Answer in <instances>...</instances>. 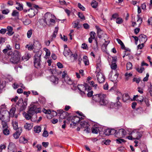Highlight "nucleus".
<instances>
[{
  "instance_id": "obj_1",
  "label": "nucleus",
  "mask_w": 152,
  "mask_h": 152,
  "mask_svg": "<svg viewBox=\"0 0 152 152\" xmlns=\"http://www.w3.org/2000/svg\"><path fill=\"white\" fill-rule=\"evenodd\" d=\"M9 56H11L10 61L12 64H18L20 61L21 53L18 50H15L13 52L10 51L8 53Z\"/></svg>"
},
{
  "instance_id": "obj_2",
  "label": "nucleus",
  "mask_w": 152,
  "mask_h": 152,
  "mask_svg": "<svg viewBox=\"0 0 152 152\" xmlns=\"http://www.w3.org/2000/svg\"><path fill=\"white\" fill-rule=\"evenodd\" d=\"M92 99L101 105H105L108 103V101L106 98V95L104 94H99L94 95L93 96Z\"/></svg>"
},
{
  "instance_id": "obj_3",
  "label": "nucleus",
  "mask_w": 152,
  "mask_h": 152,
  "mask_svg": "<svg viewBox=\"0 0 152 152\" xmlns=\"http://www.w3.org/2000/svg\"><path fill=\"white\" fill-rule=\"evenodd\" d=\"M28 111L31 115H33L35 113H40L41 110L40 108H37V107L36 104H31L29 107V109Z\"/></svg>"
},
{
  "instance_id": "obj_4",
  "label": "nucleus",
  "mask_w": 152,
  "mask_h": 152,
  "mask_svg": "<svg viewBox=\"0 0 152 152\" xmlns=\"http://www.w3.org/2000/svg\"><path fill=\"white\" fill-rule=\"evenodd\" d=\"M41 56V54L39 52H37L34 56V66L35 67L37 68L40 67Z\"/></svg>"
},
{
  "instance_id": "obj_5",
  "label": "nucleus",
  "mask_w": 152,
  "mask_h": 152,
  "mask_svg": "<svg viewBox=\"0 0 152 152\" xmlns=\"http://www.w3.org/2000/svg\"><path fill=\"white\" fill-rule=\"evenodd\" d=\"M131 134L134 139L138 140L141 137L142 133L138 129H135L132 131Z\"/></svg>"
},
{
  "instance_id": "obj_6",
  "label": "nucleus",
  "mask_w": 152,
  "mask_h": 152,
  "mask_svg": "<svg viewBox=\"0 0 152 152\" xmlns=\"http://www.w3.org/2000/svg\"><path fill=\"white\" fill-rule=\"evenodd\" d=\"M89 87L88 84L85 83L84 85H79L77 88L80 91L81 94H86L87 90L88 88Z\"/></svg>"
},
{
  "instance_id": "obj_7",
  "label": "nucleus",
  "mask_w": 152,
  "mask_h": 152,
  "mask_svg": "<svg viewBox=\"0 0 152 152\" xmlns=\"http://www.w3.org/2000/svg\"><path fill=\"white\" fill-rule=\"evenodd\" d=\"M99 70V69L97 68V70L96 71V76L98 82L99 83H102L104 81L105 77L104 75L101 72H98L97 71Z\"/></svg>"
},
{
  "instance_id": "obj_8",
  "label": "nucleus",
  "mask_w": 152,
  "mask_h": 152,
  "mask_svg": "<svg viewBox=\"0 0 152 152\" xmlns=\"http://www.w3.org/2000/svg\"><path fill=\"white\" fill-rule=\"evenodd\" d=\"M50 15V21L49 22V24L48 26H53L55 23L56 18L55 16L54 15H52L50 13L48 12V15Z\"/></svg>"
},
{
  "instance_id": "obj_9",
  "label": "nucleus",
  "mask_w": 152,
  "mask_h": 152,
  "mask_svg": "<svg viewBox=\"0 0 152 152\" xmlns=\"http://www.w3.org/2000/svg\"><path fill=\"white\" fill-rule=\"evenodd\" d=\"M47 13L45 14L42 19L40 20V24L43 27H46L47 25V19L48 18Z\"/></svg>"
},
{
  "instance_id": "obj_10",
  "label": "nucleus",
  "mask_w": 152,
  "mask_h": 152,
  "mask_svg": "<svg viewBox=\"0 0 152 152\" xmlns=\"http://www.w3.org/2000/svg\"><path fill=\"white\" fill-rule=\"evenodd\" d=\"M126 134V132L125 130L123 129H121L118 130L115 134V136L117 137H124Z\"/></svg>"
},
{
  "instance_id": "obj_11",
  "label": "nucleus",
  "mask_w": 152,
  "mask_h": 152,
  "mask_svg": "<svg viewBox=\"0 0 152 152\" xmlns=\"http://www.w3.org/2000/svg\"><path fill=\"white\" fill-rule=\"evenodd\" d=\"M38 11L37 9H34V8L29 9L28 11V15L29 17L32 18L38 12Z\"/></svg>"
},
{
  "instance_id": "obj_12",
  "label": "nucleus",
  "mask_w": 152,
  "mask_h": 152,
  "mask_svg": "<svg viewBox=\"0 0 152 152\" xmlns=\"http://www.w3.org/2000/svg\"><path fill=\"white\" fill-rule=\"evenodd\" d=\"M16 110V109L15 107H12L10 109L9 113L11 117L17 119L18 117V115L16 114L15 115Z\"/></svg>"
},
{
  "instance_id": "obj_13",
  "label": "nucleus",
  "mask_w": 152,
  "mask_h": 152,
  "mask_svg": "<svg viewBox=\"0 0 152 152\" xmlns=\"http://www.w3.org/2000/svg\"><path fill=\"white\" fill-rule=\"evenodd\" d=\"M16 130V131L13 134V136L15 139H18L22 132V130L21 127H19L18 129Z\"/></svg>"
},
{
  "instance_id": "obj_14",
  "label": "nucleus",
  "mask_w": 152,
  "mask_h": 152,
  "mask_svg": "<svg viewBox=\"0 0 152 152\" xmlns=\"http://www.w3.org/2000/svg\"><path fill=\"white\" fill-rule=\"evenodd\" d=\"M118 75V73H116L114 75H113L112 72H111L109 75V79L112 81H114L117 79Z\"/></svg>"
},
{
  "instance_id": "obj_15",
  "label": "nucleus",
  "mask_w": 152,
  "mask_h": 152,
  "mask_svg": "<svg viewBox=\"0 0 152 152\" xmlns=\"http://www.w3.org/2000/svg\"><path fill=\"white\" fill-rule=\"evenodd\" d=\"M18 121L17 119L14 118L13 119L12 121V124L13 126V129L15 130L18 129L19 127H18Z\"/></svg>"
},
{
  "instance_id": "obj_16",
  "label": "nucleus",
  "mask_w": 152,
  "mask_h": 152,
  "mask_svg": "<svg viewBox=\"0 0 152 152\" xmlns=\"http://www.w3.org/2000/svg\"><path fill=\"white\" fill-rule=\"evenodd\" d=\"M57 113L54 111L48 110V119H51L57 115Z\"/></svg>"
},
{
  "instance_id": "obj_17",
  "label": "nucleus",
  "mask_w": 152,
  "mask_h": 152,
  "mask_svg": "<svg viewBox=\"0 0 152 152\" xmlns=\"http://www.w3.org/2000/svg\"><path fill=\"white\" fill-rule=\"evenodd\" d=\"M60 113H61L60 116V118L61 119H63L67 117L68 116L69 114L66 112H63L62 110H60Z\"/></svg>"
},
{
  "instance_id": "obj_18",
  "label": "nucleus",
  "mask_w": 152,
  "mask_h": 152,
  "mask_svg": "<svg viewBox=\"0 0 152 152\" xmlns=\"http://www.w3.org/2000/svg\"><path fill=\"white\" fill-rule=\"evenodd\" d=\"M139 38L140 43L144 44L147 41V39L146 36L144 34H142L140 35Z\"/></svg>"
},
{
  "instance_id": "obj_19",
  "label": "nucleus",
  "mask_w": 152,
  "mask_h": 152,
  "mask_svg": "<svg viewBox=\"0 0 152 152\" xmlns=\"http://www.w3.org/2000/svg\"><path fill=\"white\" fill-rule=\"evenodd\" d=\"M80 120V118L77 116L73 117L71 120L72 123L74 126Z\"/></svg>"
},
{
  "instance_id": "obj_20",
  "label": "nucleus",
  "mask_w": 152,
  "mask_h": 152,
  "mask_svg": "<svg viewBox=\"0 0 152 152\" xmlns=\"http://www.w3.org/2000/svg\"><path fill=\"white\" fill-rule=\"evenodd\" d=\"M50 80L51 82L54 84H57L58 83V79L53 75L50 77Z\"/></svg>"
},
{
  "instance_id": "obj_21",
  "label": "nucleus",
  "mask_w": 152,
  "mask_h": 152,
  "mask_svg": "<svg viewBox=\"0 0 152 152\" xmlns=\"http://www.w3.org/2000/svg\"><path fill=\"white\" fill-rule=\"evenodd\" d=\"M72 53L69 48H66L65 49H64L63 53L65 56H71L72 55Z\"/></svg>"
},
{
  "instance_id": "obj_22",
  "label": "nucleus",
  "mask_w": 152,
  "mask_h": 152,
  "mask_svg": "<svg viewBox=\"0 0 152 152\" xmlns=\"http://www.w3.org/2000/svg\"><path fill=\"white\" fill-rule=\"evenodd\" d=\"M64 80L67 84L70 85H71L73 84V81L68 76V77H66V78Z\"/></svg>"
},
{
  "instance_id": "obj_23",
  "label": "nucleus",
  "mask_w": 152,
  "mask_h": 152,
  "mask_svg": "<svg viewBox=\"0 0 152 152\" xmlns=\"http://www.w3.org/2000/svg\"><path fill=\"white\" fill-rule=\"evenodd\" d=\"M28 140L25 137L21 136L19 139V142L20 143L26 144L28 142Z\"/></svg>"
},
{
  "instance_id": "obj_24",
  "label": "nucleus",
  "mask_w": 152,
  "mask_h": 152,
  "mask_svg": "<svg viewBox=\"0 0 152 152\" xmlns=\"http://www.w3.org/2000/svg\"><path fill=\"white\" fill-rule=\"evenodd\" d=\"M32 123L29 124L26 123L24 125V128L28 130L31 129L33 127V125Z\"/></svg>"
},
{
  "instance_id": "obj_25",
  "label": "nucleus",
  "mask_w": 152,
  "mask_h": 152,
  "mask_svg": "<svg viewBox=\"0 0 152 152\" xmlns=\"http://www.w3.org/2000/svg\"><path fill=\"white\" fill-rule=\"evenodd\" d=\"M7 31L8 32L7 34L9 35H12L14 33L13 32H12V27L11 26H8L7 27Z\"/></svg>"
},
{
  "instance_id": "obj_26",
  "label": "nucleus",
  "mask_w": 152,
  "mask_h": 152,
  "mask_svg": "<svg viewBox=\"0 0 152 152\" xmlns=\"http://www.w3.org/2000/svg\"><path fill=\"white\" fill-rule=\"evenodd\" d=\"M80 125L82 128H86L89 125L87 123L84 121H81L80 123Z\"/></svg>"
},
{
  "instance_id": "obj_27",
  "label": "nucleus",
  "mask_w": 152,
  "mask_h": 152,
  "mask_svg": "<svg viewBox=\"0 0 152 152\" xmlns=\"http://www.w3.org/2000/svg\"><path fill=\"white\" fill-rule=\"evenodd\" d=\"M129 99V96L128 94H124L123 95L122 99L124 102H126Z\"/></svg>"
},
{
  "instance_id": "obj_28",
  "label": "nucleus",
  "mask_w": 152,
  "mask_h": 152,
  "mask_svg": "<svg viewBox=\"0 0 152 152\" xmlns=\"http://www.w3.org/2000/svg\"><path fill=\"white\" fill-rule=\"evenodd\" d=\"M41 129L40 126H36L34 128V130L36 133H39L41 131Z\"/></svg>"
},
{
  "instance_id": "obj_29",
  "label": "nucleus",
  "mask_w": 152,
  "mask_h": 152,
  "mask_svg": "<svg viewBox=\"0 0 152 152\" xmlns=\"http://www.w3.org/2000/svg\"><path fill=\"white\" fill-rule=\"evenodd\" d=\"M6 114H4L3 112L1 113L0 114V119L1 121H7L6 119V118L7 117Z\"/></svg>"
},
{
  "instance_id": "obj_30",
  "label": "nucleus",
  "mask_w": 152,
  "mask_h": 152,
  "mask_svg": "<svg viewBox=\"0 0 152 152\" xmlns=\"http://www.w3.org/2000/svg\"><path fill=\"white\" fill-rule=\"evenodd\" d=\"M8 121H1V124L2 126L3 129L8 128V126L7 123Z\"/></svg>"
},
{
  "instance_id": "obj_31",
  "label": "nucleus",
  "mask_w": 152,
  "mask_h": 152,
  "mask_svg": "<svg viewBox=\"0 0 152 152\" xmlns=\"http://www.w3.org/2000/svg\"><path fill=\"white\" fill-rule=\"evenodd\" d=\"M33 115H31L28 111L27 113L25 114V117L26 120H29L32 118Z\"/></svg>"
},
{
  "instance_id": "obj_32",
  "label": "nucleus",
  "mask_w": 152,
  "mask_h": 152,
  "mask_svg": "<svg viewBox=\"0 0 152 152\" xmlns=\"http://www.w3.org/2000/svg\"><path fill=\"white\" fill-rule=\"evenodd\" d=\"M31 57V55L29 54H25V55L22 57V60H28Z\"/></svg>"
},
{
  "instance_id": "obj_33",
  "label": "nucleus",
  "mask_w": 152,
  "mask_h": 152,
  "mask_svg": "<svg viewBox=\"0 0 152 152\" xmlns=\"http://www.w3.org/2000/svg\"><path fill=\"white\" fill-rule=\"evenodd\" d=\"M90 88L89 87L88 88L87 90L86 93L88 92L87 94V96L88 97H91L92 95L93 94V91H91Z\"/></svg>"
},
{
  "instance_id": "obj_34",
  "label": "nucleus",
  "mask_w": 152,
  "mask_h": 152,
  "mask_svg": "<svg viewBox=\"0 0 152 152\" xmlns=\"http://www.w3.org/2000/svg\"><path fill=\"white\" fill-rule=\"evenodd\" d=\"M72 27L74 28H79V22L77 21H75L72 23Z\"/></svg>"
},
{
  "instance_id": "obj_35",
  "label": "nucleus",
  "mask_w": 152,
  "mask_h": 152,
  "mask_svg": "<svg viewBox=\"0 0 152 152\" xmlns=\"http://www.w3.org/2000/svg\"><path fill=\"white\" fill-rule=\"evenodd\" d=\"M8 128L3 129V132L4 134L5 135H7L9 134L10 131L8 129Z\"/></svg>"
},
{
  "instance_id": "obj_36",
  "label": "nucleus",
  "mask_w": 152,
  "mask_h": 152,
  "mask_svg": "<svg viewBox=\"0 0 152 152\" xmlns=\"http://www.w3.org/2000/svg\"><path fill=\"white\" fill-rule=\"evenodd\" d=\"M42 136L43 137H48V131H47V126H45L44 129V132L42 134Z\"/></svg>"
},
{
  "instance_id": "obj_37",
  "label": "nucleus",
  "mask_w": 152,
  "mask_h": 152,
  "mask_svg": "<svg viewBox=\"0 0 152 152\" xmlns=\"http://www.w3.org/2000/svg\"><path fill=\"white\" fill-rule=\"evenodd\" d=\"M125 79L126 80H128L130 77H131L132 76V74L131 73H126L125 74Z\"/></svg>"
},
{
  "instance_id": "obj_38",
  "label": "nucleus",
  "mask_w": 152,
  "mask_h": 152,
  "mask_svg": "<svg viewBox=\"0 0 152 152\" xmlns=\"http://www.w3.org/2000/svg\"><path fill=\"white\" fill-rule=\"evenodd\" d=\"M116 95H117V100L119 101V99L121 98L122 97H123V95L121 93L120 91H117L116 93Z\"/></svg>"
},
{
  "instance_id": "obj_39",
  "label": "nucleus",
  "mask_w": 152,
  "mask_h": 152,
  "mask_svg": "<svg viewBox=\"0 0 152 152\" xmlns=\"http://www.w3.org/2000/svg\"><path fill=\"white\" fill-rule=\"evenodd\" d=\"M115 103L113 102H110L108 103V107L111 108H115Z\"/></svg>"
},
{
  "instance_id": "obj_40",
  "label": "nucleus",
  "mask_w": 152,
  "mask_h": 152,
  "mask_svg": "<svg viewBox=\"0 0 152 152\" xmlns=\"http://www.w3.org/2000/svg\"><path fill=\"white\" fill-rule=\"evenodd\" d=\"M58 30V27L57 26L55 27V30L54 31L53 33V38H56V35L57 34Z\"/></svg>"
},
{
  "instance_id": "obj_41",
  "label": "nucleus",
  "mask_w": 152,
  "mask_h": 152,
  "mask_svg": "<svg viewBox=\"0 0 152 152\" xmlns=\"http://www.w3.org/2000/svg\"><path fill=\"white\" fill-rule=\"evenodd\" d=\"M16 4L19 6L18 7H16V9H17L20 11L22 10H23V7L22 4L18 2H16Z\"/></svg>"
},
{
  "instance_id": "obj_42",
  "label": "nucleus",
  "mask_w": 152,
  "mask_h": 152,
  "mask_svg": "<svg viewBox=\"0 0 152 152\" xmlns=\"http://www.w3.org/2000/svg\"><path fill=\"white\" fill-rule=\"evenodd\" d=\"M122 105L121 102L117 100V102L115 104V109H117L121 107Z\"/></svg>"
},
{
  "instance_id": "obj_43",
  "label": "nucleus",
  "mask_w": 152,
  "mask_h": 152,
  "mask_svg": "<svg viewBox=\"0 0 152 152\" xmlns=\"http://www.w3.org/2000/svg\"><path fill=\"white\" fill-rule=\"evenodd\" d=\"M132 64L130 62H128L126 64V69L127 70H130L132 69Z\"/></svg>"
},
{
  "instance_id": "obj_44",
  "label": "nucleus",
  "mask_w": 152,
  "mask_h": 152,
  "mask_svg": "<svg viewBox=\"0 0 152 152\" xmlns=\"http://www.w3.org/2000/svg\"><path fill=\"white\" fill-rule=\"evenodd\" d=\"M98 3L96 1H93L91 3V5L94 8H96L97 6Z\"/></svg>"
},
{
  "instance_id": "obj_45",
  "label": "nucleus",
  "mask_w": 152,
  "mask_h": 152,
  "mask_svg": "<svg viewBox=\"0 0 152 152\" xmlns=\"http://www.w3.org/2000/svg\"><path fill=\"white\" fill-rule=\"evenodd\" d=\"M62 79H64V80L65 79L66 77H68L67 72L66 71H64L62 73Z\"/></svg>"
},
{
  "instance_id": "obj_46",
  "label": "nucleus",
  "mask_w": 152,
  "mask_h": 152,
  "mask_svg": "<svg viewBox=\"0 0 152 152\" xmlns=\"http://www.w3.org/2000/svg\"><path fill=\"white\" fill-rule=\"evenodd\" d=\"M117 40L118 43L121 45L122 48L124 49L125 47V46L122 41L118 39H117Z\"/></svg>"
},
{
  "instance_id": "obj_47",
  "label": "nucleus",
  "mask_w": 152,
  "mask_h": 152,
  "mask_svg": "<svg viewBox=\"0 0 152 152\" xmlns=\"http://www.w3.org/2000/svg\"><path fill=\"white\" fill-rule=\"evenodd\" d=\"M12 15L13 16L18 17L19 15V12L16 10H14L13 11Z\"/></svg>"
},
{
  "instance_id": "obj_48",
  "label": "nucleus",
  "mask_w": 152,
  "mask_h": 152,
  "mask_svg": "<svg viewBox=\"0 0 152 152\" xmlns=\"http://www.w3.org/2000/svg\"><path fill=\"white\" fill-rule=\"evenodd\" d=\"M78 17L83 20H85V18L83 14L81 12H79L78 13Z\"/></svg>"
},
{
  "instance_id": "obj_49",
  "label": "nucleus",
  "mask_w": 152,
  "mask_h": 152,
  "mask_svg": "<svg viewBox=\"0 0 152 152\" xmlns=\"http://www.w3.org/2000/svg\"><path fill=\"white\" fill-rule=\"evenodd\" d=\"M99 131V128L98 127H93L92 129V133L95 134H97Z\"/></svg>"
},
{
  "instance_id": "obj_50",
  "label": "nucleus",
  "mask_w": 152,
  "mask_h": 152,
  "mask_svg": "<svg viewBox=\"0 0 152 152\" xmlns=\"http://www.w3.org/2000/svg\"><path fill=\"white\" fill-rule=\"evenodd\" d=\"M123 22V20L122 18L120 17H118L116 20V23L118 24H120L122 23Z\"/></svg>"
},
{
  "instance_id": "obj_51",
  "label": "nucleus",
  "mask_w": 152,
  "mask_h": 152,
  "mask_svg": "<svg viewBox=\"0 0 152 152\" xmlns=\"http://www.w3.org/2000/svg\"><path fill=\"white\" fill-rule=\"evenodd\" d=\"M27 105L26 103H25L24 104V103L23 104L22 106H21L20 108V111H22L24 110L26 107V105Z\"/></svg>"
},
{
  "instance_id": "obj_52",
  "label": "nucleus",
  "mask_w": 152,
  "mask_h": 152,
  "mask_svg": "<svg viewBox=\"0 0 152 152\" xmlns=\"http://www.w3.org/2000/svg\"><path fill=\"white\" fill-rule=\"evenodd\" d=\"M15 145L12 144H10L8 146V149L10 151H12L15 147Z\"/></svg>"
},
{
  "instance_id": "obj_53",
  "label": "nucleus",
  "mask_w": 152,
  "mask_h": 152,
  "mask_svg": "<svg viewBox=\"0 0 152 152\" xmlns=\"http://www.w3.org/2000/svg\"><path fill=\"white\" fill-rule=\"evenodd\" d=\"M83 61L86 65H87L88 64V62L87 59V57L86 56H84L83 57Z\"/></svg>"
},
{
  "instance_id": "obj_54",
  "label": "nucleus",
  "mask_w": 152,
  "mask_h": 152,
  "mask_svg": "<svg viewBox=\"0 0 152 152\" xmlns=\"http://www.w3.org/2000/svg\"><path fill=\"white\" fill-rule=\"evenodd\" d=\"M117 142L118 143H121L122 142H125V140H124L118 138L116 140Z\"/></svg>"
},
{
  "instance_id": "obj_55",
  "label": "nucleus",
  "mask_w": 152,
  "mask_h": 152,
  "mask_svg": "<svg viewBox=\"0 0 152 152\" xmlns=\"http://www.w3.org/2000/svg\"><path fill=\"white\" fill-rule=\"evenodd\" d=\"M96 27L97 30V33L98 35V37L99 38H100L102 37V36L99 34L100 33V32L101 31V29L97 26H96Z\"/></svg>"
},
{
  "instance_id": "obj_56",
  "label": "nucleus",
  "mask_w": 152,
  "mask_h": 152,
  "mask_svg": "<svg viewBox=\"0 0 152 152\" xmlns=\"http://www.w3.org/2000/svg\"><path fill=\"white\" fill-rule=\"evenodd\" d=\"M32 33V30L31 29H30L28 31L27 33V36L28 38H29L31 37V35Z\"/></svg>"
},
{
  "instance_id": "obj_57",
  "label": "nucleus",
  "mask_w": 152,
  "mask_h": 152,
  "mask_svg": "<svg viewBox=\"0 0 152 152\" xmlns=\"http://www.w3.org/2000/svg\"><path fill=\"white\" fill-rule=\"evenodd\" d=\"M144 68L142 66H141L140 68H138L137 69V70L139 73H141L144 71Z\"/></svg>"
},
{
  "instance_id": "obj_58",
  "label": "nucleus",
  "mask_w": 152,
  "mask_h": 152,
  "mask_svg": "<svg viewBox=\"0 0 152 152\" xmlns=\"http://www.w3.org/2000/svg\"><path fill=\"white\" fill-rule=\"evenodd\" d=\"M117 65L116 63H112V64L111 65V68L114 70H115L117 68Z\"/></svg>"
},
{
  "instance_id": "obj_59",
  "label": "nucleus",
  "mask_w": 152,
  "mask_h": 152,
  "mask_svg": "<svg viewBox=\"0 0 152 152\" xmlns=\"http://www.w3.org/2000/svg\"><path fill=\"white\" fill-rule=\"evenodd\" d=\"M78 7L79 8H80V10H82L83 11H84L85 10V8L80 3H78Z\"/></svg>"
},
{
  "instance_id": "obj_60",
  "label": "nucleus",
  "mask_w": 152,
  "mask_h": 152,
  "mask_svg": "<svg viewBox=\"0 0 152 152\" xmlns=\"http://www.w3.org/2000/svg\"><path fill=\"white\" fill-rule=\"evenodd\" d=\"M105 134L106 135H109L111 134V129H107L105 132Z\"/></svg>"
},
{
  "instance_id": "obj_61",
  "label": "nucleus",
  "mask_w": 152,
  "mask_h": 152,
  "mask_svg": "<svg viewBox=\"0 0 152 152\" xmlns=\"http://www.w3.org/2000/svg\"><path fill=\"white\" fill-rule=\"evenodd\" d=\"M26 48H28V50H33L34 48V47L33 45H31L29 46L28 45H27L26 46Z\"/></svg>"
},
{
  "instance_id": "obj_62",
  "label": "nucleus",
  "mask_w": 152,
  "mask_h": 152,
  "mask_svg": "<svg viewBox=\"0 0 152 152\" xmlns=\"http://www.w3.org/2000/svg\"><path fill=\"white\" fill-rule=\"evenodd\" d=\"M90 37L94 39L96 36V33L95 32L92 31L90 33Z\"/></svg>"
},
{
  "instance_id": "obj_63",
  "label": "nucleus",
  "mask_w": 152,
  "mask_h": 152,
  "mask_svg": "<svg viewBox=\"0 0 152 152\" xmlns=\"http://www.w3.org/2000/svg\"><path fill=\"white\" fill-rule=\"evenodd\" d=\"M140 79L139 78H137L134 77L133 79V81L134 82H135L136 83H138L140 81Z\"/></svg>"
},
{
  "instance_id": "obj_64",
  "label": "nucleus",
  "mask_w": 152,
  "mask_h": 152,
  "mask_svg": "<svg viewBox=\"0 0 152 152\" xmlns=\"http://www.w3.org/2000/svg\"><path fill=\"white\" fill-rule=\"evenodd\" d=\"M119 17V15L118 14L115 13L113 14L112 15V18L111 19V20H112V19H116Z\"/></svg>"
}]
</instances>
